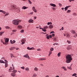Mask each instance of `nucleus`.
<instances>
[{
    "mask_svg": "<svg viewBox=\"0 0 77 77\" xmlns=\"http://www.w3.org/2000/svg\"><path fill=\"white\" fill-rule=\"evenodd\" d=\"M66 63H69L71 62V60H72V58L71 57V55L68 54L66 56Z\"/></svg>",
    "mask_w": 77,
    "mask_h": 77,
    "instance_id": "f257e3e1",
    "label": "nucleus"
},
{
    "mask_svg": "<svg viewBox=\"0 0 77 77\" xmlns=\"http://www.w3.org/2000/svg\"><path fill=\"white\" fill-rule=\"evenodd\" d=\"M21 21V20H13L12 23L14 25H18L19 23H20Z\"/></svg>",
    "mask_w": 77,
    "mask_h": 77,
    "instance_id": "f03ea898",
    "label": "nucleus"
},
{
    "mask_svg": "<svg viewBox=\"0 0 77 77\" xmlns=\"http://www.w3.org/2000/svg\"><path fill=\"white\" fill-rule=\"evenodd\" d=\"M10 10H12V9H17V8L16 7V5H12L11 7H10Z\"/></svg>",
    "mask_w": 77,
    "mask_h": 77,
    "instance_id": "7ed1b4c3",
    "label": "nucleus"
},
{
    "mask_svg": "<svg viewBox=\"0 0 77 77\" xmlns=\"http://www.w3.org/2000/svg\"><path fill=\"white\" fill-rule=\"evenodd\" d=\"M5 44H8V42H9V38H5Z\"/></svg>",
    "mask_w": 77,
    "mask_h": 77,
    "instance_id": "20e7f679",
    "label": "nucleus"
},
{
    "mask_svg": "<svg viewBox=\"0 0 77 77\" xmlns=\"http://www.w3.org/2000/svg\"><path fill=\"white\" fill-rule=\"evenodd\" d=\"M21 42H22V44H25V42H26V39H25L24 38L22 39L21 40Z\"/></svg>",
    "mask_w": 77,
    "mask_h": 77,
    "instance_id": "39448f33",
    "label": "nucleus"
},
{
    "mask_svg": "<svg viewBox=\"0 0 77 77\" xmlns=\"http://www.w3.org/2000/svg\"><path fill=\"white\" fill-rule=\"evenodd\" d=\"M32 10L35 12H37V11L35 9V7H33L32 8Z\"/></svg>",
    "mask_w": 77,
    "mask_h": 77,
    "instance_id": "423d86ee",
    "label": "nucleus"
},
{
    "mask_svg": "<svg viewBox=\"0 0 77 77\" xmlns=\"http://www.w3.org/2000/svg\"><path fill=\"white\" fill-rule=\"evenodd\" d=\"M70 7H71V6H66L65 8L64 9L65 10V11H66L68 10V8H69Z\"/></svg>",
    "mask_w": 77,
    "mask_h": 77,
    "instance_id": "0eeeda50",
    "label": "nucleus"
},
{
    "mask_svg": "<svg viewBox=\"0 0 77 77\" xmlns=\"http://www.w3.org/2000/svg\"><path fill=\"white\" fill-rule=\"evenodd\" d=\"M23 57H26V58H30L29 57V56L28 55V54H26V55H25L23 56Z\"/></svg>",
    "mask_w": 77,
    "mask_h": 77,
    "instance_id": "6e6552de",
    "label": "nucleus"
},
{
    "mask_svg": "<svg viewBox=\"0 0 77 77\" xmlns=\"http://www.w3.org/2000/svg\"><path fill=\"white\" fill-rule=\"evenodd\" d=\"M33 49H34V48H33V47L31 48H30V47H28L27 48V49L28 50H32Z\"/></svg>",
    "mask_w": 77,
    "mask_h": 77,
    "instance_id": "1a4fd4ad",
    "label": "nucleus"
},
{
    "mask_svg": "<svg viewBox=\"0 0 77 77\" xmlns=\"http://www.w3.org/2000/svg\"><path fill=\"white\" fill-rule=\"evenodd\" d=\"M0 12H2V13H3L4 14H6V11H3L2 10H0Z\"/></svg>",
    "mask_w": 77,
    "mask_h": 77,
    "instance_id": "9d476101",
    "label": "nucleus"
},
{
    "mask_svg": "<svg viewBox=\"0 0 77 77\" xmlns=\"http://www.w3.org/2000/svg\"><path fill=\"white\" fill-rule=\"evenodd\" d=\"M33 20H32V19H31L28 21V22L29 23H33Z\"/></svg>",
    "mask_w": 77,
    "mask_h": 77,
    "instance_id": "9b49d317",
    "label": "nucleus"
},
{
    "mask_svg": "<svg viewBox=\"0 0 77 77\" xmlns=\"http://www.w3.org/2000/svg\"><path fill=\"white\" fill-rule=\"evenodd\" d=\"M46 60V59L44 58H39L38 59V60Z\"/></svg>",
    "mask_w": 77,
    "mask_h": 77,
    "instance_id": "f8f14e48",
    "label": "nucleus"
},
{
    "mask_svg": "<svg viewBox=\"0 0 77 77\" xmlns=\"http://www.w3.org/2000/svg\"><path fill=\"white\" fill-rule=\"evenodd\" d=\"M49 27L50 29H53V26L51 25L49 26Z\"/></svg>",
    "mask_w": 77,
    "mask_h": 77,
    "instance_id": "ddd939ff",
    "label": "nucleus"
},
{
    "mask_svg": "<svg viewBox=\"0 0 77 77\" xmlns=\"http://www.w3.org/2000/svg\"><path fill=\"white\" fill-rule=\"evenodd\" d=\"M71 32L72 34H75V35L76 34H77L75 33V31L74 30H72Z\"/></svg>",
    "mask_w": 77,
    "mask_h": 77,
    "instance_id": "4468645a",
    "label": "nucleus"
},
{
    "mask_svg": "<svg viewBox=\"0 0 77 77\" xmlns=\"http://www.w3.org/2000/svg\"><path fill=\"white\" fill-rule=\"evenodd\" d=\"M50 5L51 6H53V7H55V6H56V5L52 3L50 4Z\"/></svg>",
    "mask_w": 77,
    "mask_h": 77,
    "instance_id": "2eb2a0df",
    "label": "nucleus"
},
{
    "mask_svg": "<svg viewBox=\"0 0 77 77\" xmlns=\"http://www.w3.org/2000/svg\"><path fill=\"white\" fill-rule=\"evenodd\" d=\"M11 75L12 77H15V73H12L11 74Z\"/></svg>",
    "mask_w": 77,
    "mask_h": 77,
    "instance_id": "dca6fc26",
    "label": "nucleus"
},
{
    "mask_svg": "<svg viewBox=\"0 0 77 77\" xmlns=\"http://www.w3.org/2000/svg\"><path fill=\"white\" fill-rule=\"evenodd\" d=\"M14 49H15V47H12L10 48H9V50L11 51L12 50H14Z\"/></svg>",
    "mask_w": 77,
    "mask_h": 77,
    "instance_id": "f3484780",
    "label": "nucleus"
},
{
    "mask_svg": "<svg viewBox=\"0 0 77 77\" xmlns=\"http://www.w3.org/2000/svg\"><path fill=\"white\" fill-rule=\"evenodd\" d=\"M0 63H5V62L2 60H0Z\"/></svg>",
    "mask_w": 77,
    "mask_h": 77,
    "instance_id": "a211bd4d",
    "label": "nucleus"
},
{
    "mask_svg": "<svg viewBox=\"0 0 77 77\" xmlns=\"http://www.w3.org/2000/svg\"><path fill=\"white\" fill-rule=\"evenodd\" d=\"M12 70V67H10L9 70V72H11V71Z\"/></svg>",
    "mask_w": 77,
    "mask_h": 77,
    "instance_id": "6ab92c4d",
    "label": "nucleus"
},
{
    "mask_svg": "<svg viewBox=\"0 0 77 77\" xmlns=\"http://www.w3.org/2000/svg\"><path fill=\"white\" fill-rule=\"evenodd\" d=\"M34 70L36 71H38V69L37 67H35Z\"/></svg>",
    "mask_w": 77,
    "mask_h": 77,
    "instance_id": "aec40b11",
    "label": "nucleus"
},
{
    "mask_svg": "<svg viewBox=\"0 0 77 77\" xmlns=\"http://www.w3.org/2000/svg\"><path fill=\"white\" fill-rule=\"evenodd\" d=\"M48 28V27L47 26L43 27V29H47Z\"/></svg>",
    "mask_w": 77,
    "mask_h": 77,
    "instance_id": "412c9836",
    "label": "nucleus"
},
{
    "mask_svg": "<svg viewBox=\"0 0 77 77\" xmlns=\"http://www.w3.org/2000/svg\"><path fill=\"white\" fill-rule=\"evenodd\" d=\"M27 8H28L25 6H23L22 8V9H27Z\"/></svg>",
    "mask_w": 77,
    "mask_h": 77,
    "instance_id": "4be33fe9",
    "label": "nucleus"
},
{
    "mask_svg": "<svg viewBox=\"0 0 77 77\" xmlns=\"http://www.w3.org/2000/svg\"><path fill=\"white\" fill-rule=\"evenodd\" d=\"M60 54H61V52H59L57 54V56L58 57H60Z\"/></svg>",
    "mask_w": 77,
    "mask_h": 77,
    "instance_id": "5701e85b",
    "label": "nucleus"
},
{
    "mask_svg": "<svg viewBox=\"0 0 77 77\" xmlns=\"http://www.w3.org/2000/svg\"><path fill=\"white\" fill-rule=\"evenodd\" d=\"M5 64L8 63V62L6 60H5Z\"/></svg>",
    "mask_w": 77,
    "mask_h": 77,
    "instance_id": "b1692460",
    "label": "nucleus"
},
{
    "mask_svg": "<svg viewBox=\"0 0 77 77\" xmlns=\"http://www.w3.org/2000/svg\"><path fill=\"white\" fill-rule=\"evenodd\" d=\"M62 68H63V69L65 71H67L65 67L64 66H63Z\"/></svg>",
    "mask_w": 77,
    "mask_h": 77,
    "instance_id": "393cba45",
    "label": "nucleus"
},
{
    "mask_svg": "<svg viewBox=\"0 0 77 77\" xmlns=\"http://www.w3.org/2000/svg\"><path fill=\"white\" fill-rule=\"evenodd\" d=\"M18 27L19 29H22V26L20 25L18 26Z\"/></svg>",
    "mask_w": 77,
    "mask_h": 77,
    "instance_id": "a878e982",
    "label": "nucleus"
},
{
    "mask_svg": "<svg viewBox=\"0 0 77 77\" xmlns=\"http://www.w3.org/2000/svg\"><path fill=\"white\" fill-rule=\"evenodd\" d=\"M17 72V71L16 70H14V71H12L13 72H14V73H16Z\"/></svg>",
    "mask_w": 77,
    "mask_h": 77,
    "instance_id": "bb28decb",
    "label": "nucleus"
},
{
    "mask_svg": "<svg viewBox=\"0 0 77 77\" xmlns=\"http://www.w3.org/2000/svg\"><path fill=\"white\" fill-rule=\"evenodd\" d=\"M5 68H6V67H8V64H5Z\"/></svg>",
    "mask_w": 77,
    "mask_h": 77,
    "instance_id": "cd10ccee",
    "label": "nucleus"
},
{
    "mask_svg": "<svg viewBox=\"0 0 77 77\" xmlns=\"http://www.w3.org/2000/svg\"><path fill=\"white\" fill-rule=\"evenodd\" d=\"M67 68H68V69H70V70H71V69H72L71 67L67 66Z\"/></svg>",
    "mask_w": 77,
    "mask_h": 77,
    "instance_id": "c85d7f7f",
    "label": "nucleus"
},
{
    "mask_svg": "<svg viewBox=\"0 0 77 77\" xmlns=\"http://www.w3.org/2000/svg\"><path fill=\"white\" fill-rule=\"evenodd\" d=\"M52 53V52L50 51L49 52V54L48 56H50V55H51V54Z\"/></svg>",
    "mask_w": 77,
    "mask_h": 77,
    "instance_id": "c756f323",
    "label": "nucleus"
},
{
    "mask_svg": "<svg viewBox=\"0 0 77 77\" xmlns=\"http://www.w3.org/2000/svg\"><path fill=\"white\" fill-rule=\"evenodd\" d=\"M66 35L67 37H69V36H70V35L69 34H66Z\"/></svg>",
    "mask_w": 77,
    "mask_h": 77,
    "instance_id": "7c9ffc66",
    "label": "nucleus"
},
{
    "mask_svg": "<svg viewBox=\"0 0 77 77\" xmlns=\"http://www.w3.org/2000/svg\"><path fill=\"white\" fill-rule=\"evenodd\" d=\"M11 57H15L14 56V55H13L12 54H11Z\"/></svg>",
    "mask_w": 77,
    "mask_h": 77,
    "instance_id": "2f4dec72",
    "label": "nucleus"
},
{
    "mask_svg": "<svg viewBox=\"0 0 77 77\" xmlns=\"http://www.w3.org/2000/svg\"><path fill=\"white\" fill-rule=\"evenodd\" d=\"M50 24H52V23L51 22H48V25H50Z\"/></svg>",
    "mask_w": 77,
    "mask_h": 77,
    "instance_id": "473e14b6",
    "label": "nucleus"
},
{
    "mask_svg": "<svg viewBox=\"0 0 77 77\" xmlns=\"http://www.w3.org/2000/svg\"><path fill=\"white\" fill-rule=\"evenodd\" d=\"M25 69L26 71H29V68L28 67H26V68Z\"/></svg>",
    "mask_w": 77,
    "mask_h": 77,
    "instance_id": "72a5a7b5",
    "label": "nucleus"
},
{
    "mask_svg": "<svg viewBox=\"0 0 77 77\" xmlns=\"http://www.w3.org/2000/svg\"><path fill=\"white\" fill-rule=\"evenodd\" d=\"M42 30H43V32H46V31H47V30L45 29H44L43 28V29H42Z\"/></svg>",
    "mask_w": 77,
    "mask_h": 77,
    "instance_id": "f704fd0d",
    "label": "nucleus"
},
{
    "mask_svg": "<svg viewBox=\"0 0 77 77\" xmlns=\"http://www.w3.org/2000/svg\"><path fill=\"white\" fill-rule=\"evenodd\" d=\"M76 75H77V74H75V73L74 74H73L72 75V76H76Z\"/></svg>",
    "mask_w": 77,
    "mask_h": 77,
    "instance_id": "c9c22d12",
    "label": "nucleus"
},
{
    "mask_svg": "<svg viewBox=\"0 0 77 77\" xmlns=\"http://www.w3.org/2000/svg\"><path fill=\"white\" fill-rule=\"evenodd\" d=\"M71 12V10H69L67 11V13H69V12Z\"/></svg>",
    "mask_w": 77,
    "mask_h": 77,
    "instance_id": "e433bc0d",
    "label": "nucleus"
},
{
    "mask_svg": "<svg viewBox=\"0 0 77 77\" xmlns=\"http://www.w3.org/2000/svg\"><path fill=\"white\" fill-rule=\"evenodd\" d=\"M68 47H69V48L70 49H71V48H72V46H71V45H69L68 46Z\"/></svg>",
    "mask_w": 77,
    "mask_h": 77,
    "instance_id": "4c0bfd02",
    "label": "nucleus"
},
{
    "mask_svg": "<svg viewBox=\"0 0 77 77\" xmlns=\"http://www.w3.org/2000/svg\"><path fill=\"white\" fill-rule=\"evenodd\" d=\"M1 42H2V43H3V44H5V42H3V41L2 40H1Z\"/></svg>",
    "mask_w": 77,
    "mask_h": 77,
    "instance_id": "58836bf2",
    "label": "nucleus"
},
{
    "mask_svg": "<svg viewBox=\"0 0 77 77\" xmlns=\"http://www.w3.org/2000/svg\"><path fill=\"white\" fill-rule=\"evenodd\" d=\"M46 36H47V38H48V39H49V36H48V34H47Z\"/></svg>",
    "mask_w": 77,
    "mask_h": 77,
    "instance_id": "ea45409f",
    "label": "nucleus"
},
{
    "mask_svg": "<svg viewBox=\"0 0 77 77\" xmlns=\"http://www.w3.org/2000/svg\"><path fill=\"white\" fill-rule=\"evenodd\" d=\"M37 75H36V73H34L33 74V76L34 77H36Z\"/></svg>",
    "mask_w": 77,
    "mask_h": 77,
    "instance_id": "a19ab883",
    "label": "nucleus"
},
{
    "mask_svg": "<svg viewBox=\"0 0 77 77\" xmlns=\"http://www.w3.org/2000/svg\"><path fill=\"white\" fill-rule=\"evenodd\" d=\"M6 29H9V27L8 26H7L5 27Z\"/></svg>",
    "mask_w": 77,
    "mask_h": 77,
    "instance_id": "79ce46f5",
    "label": "nucleus"
},
{
    "mask_svg": "<svg viewBox=\"0 0 77 77\" xmlns=\"http://www.w3.org/2000/svg\"><path fill=\"white\" fill-rule=\"evenodd\" d=\"M73 15L74 16H76V15H77V14L75 13H73Z\"/></svg>",
    "mask_w": 77,
    "mask_h": 77,
    "instance_id": "37998d69",
    "label": "nucleus"
},
{
    "mask_svg": "<svg viewBox=\"0 0 77 77\" xmlns=\"http://www.w3.org/2000/svg\"><path fill=\"white\" fill-rule=\"evenodd\" d=\"M21 69H24V68H25V67H24V66H23V67H21Z\"/></svg>",
    "mask_w": 77,
    "mask_h": 77,
    "instance_id": "c03bdc74",
    "label": "nucleus"
},
{
    "mask_svg": "<svg viewBox=\"0 0 77 77\" xmlns=\"http://www.w3.org/2000/svg\"><path fill=\"white\" fill-rule=\"evenodd\" d=\"M51 51H53L54 50V49L53 48H52L51 49Z\"/></svg>",
    "mask_w": 77,
    "mask_h": 77,
    "instance_id": "a18cd8bd",
    "label": "nucleus"
},
{
    "mask_svg": "<svg viewBox=\"0 0 77 77\" xmlns=\"http://www.w3.org/2000/svg\"><path fill=\"white\" fill-rule=\"evenodd\" d=\"M53 45H58V43H55L53 44Z\"/></svg>",
    "mask_w": 77,
    "mask_h": 77,
    "instance_id": "49530a36",
    "label": "nucleus"
},
{
    "mask_svg": "<svg viewBox=\"0 0 77 77\" xmlns=\"http://www.w3.org/2000/svg\"><path fill=\"white\" fill-rule=\"evenodd\" d=\"M10 42H11V44H13V42H12V40H10Z\"/></svg>",
    "mask_w": 77,
    "mask_h": 77,
    "instance_id": "de8ad7c7",
    "label": "nucleus"
},
{
    "mask_svg": "<svg viewBox=\"0 0 77 77\" xmlns=\"http://www.w3.org/2000/svg\"><path fill=\"white\" fill-rule=\"evenodd\" d=\"M67 42H68V44H70L71 43V41H67Z\"/></svg>",
    "mask_w": 77,
    "mask_h": 77,
    "instance_id": "09e8293b",
    "label": "nucleus"
},
{
    "mask_svg": "<svg viewBox=\"0 0 77 77\" xmlns=\"http://www.w3.org/2000/svg\"><path fill=\"white\" fill-rule=\"evenodd\" d=\"M20 32H21V33H23V32H24V30H22L20 31Z\"/></svg>",
    "mask_w": 77,
    "mask_h": 77,
    "instance_id": "8fccbe9b",
    "label": "nucleus"
},
{
    "mask_svg": "<svg viewBox=\"0 0 77 77\" xmlns=\"http://www.w3.org/2000/svg\"><path fill=\"white\" fill-rule=\"evenodd\" d=\"M69 1L70 2H74V0H69Z\"/></svg>",
    "mask_w": 77,
    "mask_h": 77,
    "instance_id": "3c124183",
    "label": "nucleus"
},
{
    "mask_svg": "<svg viewBox=\"0 0 77 77\" xmlns=\"http://www.w3.org/2000/svg\"><path fill=\"white\" fill-rule=\"evenodd\" d=\"M9 13H6V14L5 15V16H6V15H9Z\"/></svg>",
    "mask_w": 77,
    "mask_h": 77,
    "instance_id": "603ef678",
    "label": "nucleus"
},
{
    "mask_svg": "<svg viewBox=\"0 0 77 77\" xmlns=\"http://www.w3.org/2000/svg\"><path fill=\"white\" fill-rule=\"evenodd\" d=\"M15 41L14 40H13V44H14V43H15Z\"/></svg>",
    "mask_w": 77,
    "mask_h": 77,
    "instance_id": "864d4df0",
    "label": "nucleus"
},
{
    "mask_svg": "<svg viewBox=\"0 0 77 77\" xmlns=\"http://www.w3.org/2000/svg\"><path fill=\"white\" fill-rule=\"evenodd\" d=\"M52 8L53 9V10H55V9H56V8H54V7H53Z\"/></svg>",
    "mask_w": 77,
    "mask_h": 77,
    "instance_id": "5fc2aeb1",
    "label": "nucleus"
},
{
    "mask_svg": "<svg viewBox=\"0 0 77 77\" xmlns=\"http://www.w3.org/2000/svg\"><path fill=\"white\" fill-rule=\"evenodd\" d=\"M67 49L68 50H69V47L67 48Z\"/></svg>",
    "mask_w": 77,
    "mask_h": 77,
    "instance_id": "6e6d98bb",
    "label": "nucleus"
},
{
    "mask_svg": "<svg viewBox=\"0 0 77 77\" xmlns=\"http://www.w3.org/2000/svg\"><path fill=\"white\" fill-rule=\"evenodd\" d=\"M12 32H16V31L15 30H12Z\"/></svg>",
    "mask_w": 77,
    "mask_h": 77,
    "instance_id": "4d7b16f0",
    "label": "nucleus"
},
{
    "mask_svg": "<svg viewBox=\"0 0 77 77\" xmlns=\"http://www.w3.org/2000/svg\"><path fill=\"white\" fill-rule=\"evenodd\" d=\"M37 51H41V49H37Z\"/></svg>",
    "mask_w": 77,
    "mask_h": 77,
    "instance_id": "13d9d810",
    "label": "nucleus"
},
{
    "mask_svg": "<svg viewBox=\"0 0 77 77\" xmlns=\"http://www.w3.org/2000/svg\"><path fill=\"white\" fill-rule=\"evenodd\" d=\"M5 58L4 57H3L2 58V59H5Z\"/></svg>",
    "mask_w": 77,
    "mask_h": 77,
    "instance_id": "bf43d9fd",
    "label": "nucleus"
},
{
    "mask_svg": "<svg viewBox=\"0 0 77 77\" xmlns=\"http://www.w3.org/2000/svg\"><path fill=\"white\" fill-rule=\"evenodd\" d=\"M49 38H52V36L51 35H49Z\"/></svg>",
    "mask_w": 77,
    "mask_h": 77,
    "instance_id": "052dcab7",
    "label": "nucleus"
},
{
    "mask_svg": "<svg viewBox=\"0 0 77 77\" xmlns=\"http://www.w3.org/2000/svg\"><path fill=\"white\" fill-rule=\"evenodd\" d=\"M36 18L37 17L36 16H35L34 17V19H35H35H36Z\"/></svg>",
    "mask_w": 77,
    "mask_h": 77,
    "instance_id": "680f3d73",
    "label": "nucleus"
},
{
    "mask_svg": "<svg viewBox=\"0 0 77 77\" xmlns=\"http://www.w3.org/2000/svg\"><path fill=\"white\" fill-rule=\"evenodd\" d=\"M59 5L60 6H62V4H61L59 3Z\"/></svg>",
    "mask_w": 77,
    "mask_h": 77,
    "instance_id": "e2e57ef3",
    "label": "nucleus"
},
{
    "mask_svg": "<svg viewBox=\"0 0 77 77\" xmlns=\"http://www.w3.org/2000/svg\"><path fill=\"white\" fill-rule=\"evenodd\" d=\"M15 69V67H13V70H14Z\"/></svg>",
    "mask_w": 77,
    "mask_h": 77,
    "instance_id": "0e129e2a",
    "label": "nucleus"
},
{
    "mask_svg": "<svg viewBox=\"0 0 77 77\" xmlns=\"http://www.w3.org/2000/svg\"><path fill=\"white\" fill-rule=\"evenodd\" d=\"M52 36H54V34H52Z\"/></svg>",
    "mask_w": 77,
    "mask_h": 77,
    "instance_id": "69168bd1",
    "label": "nucleus"
},
{
    "mask_svg": "<svg viewBox=\"0 0 77 77\" xmlns=\"http://www.w3.org/2000/svg\"><path fill=\"white\" fill-rule=\"evenodd\" d=\"M61 29L62 30H63V27H62Z\"/></svg>",
    "mask_w": 77,
    "mask_h": 77,
    "instance_id": "338daca9",
    "label": "nucleus"
},
{
    "mask_svg": "<svg viewBox=\"0 0 77 77\" xmlns=\"http://www.w3.org/2000/svg\"><path fill=\"white\" fill-rule=\"evenodd\" d=\"M55 77H59V76L58 75H57Z\"/></svg>",
    "mask_w": 77,
    "mask_h": 77,
    "instance_id": "774afa93",
    "label": "nucleus"
}]
</instances>
